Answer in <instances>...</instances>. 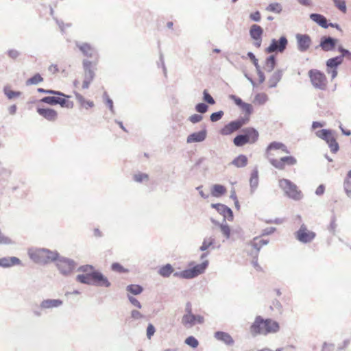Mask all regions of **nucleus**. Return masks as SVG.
I'll list each match as a JSON object with an SVG mask.
<instances>
[{
    "label": "nucleus",
    "instance_id": "nucleus-1",
    "mask_svg": "<svg viewBox=\"0 0 351 351\" xmlns=\"http://www.w3.org/2000/svg\"><path fill=\"white\" fill-rule=\"evenodd\" d=\"M77 271L84 273L76 276V280L82 284L106 288L111 286L108 278L91 265H82Z\"/></svg>",
    "mask_w": 351,
    "mask_h": 351
},
{
    "label": "nucleus",
    "instance_id": "nucleus-2",
    "mask_svg": "<svg viewBox=\"0 0 351 351\" xmlns=\"http://www.w3.org/2000/svg\"><path fill=\"white\" fill-rule=\"evenodd\" d=\"M280 330L278 322L270 318L264 319L261 315L255 317L250 326V332L253 337L258 335H267L276 333Z\"/></svg>",
    "mask_w": 351,
    "mask_h": 351
},
{
    "label": "nucleus",
    "instance_id": "nucleus-3",
    "mask_svg": "<svg viewBox=\"0 0 351 351\" xmlns=\"http://www.w3.org/2000/svg\"><path fill=\"white\" fill-rule=\"evenodd\" d=\"M28 255L31 260L35 263L40 265H47L50 262H55L58 257L57 251H51L47 248H38L36 250H29Z\"/></svg>",
    "mask_w": 351,
    "mask_h": 351
},
{
    "label": "nucleus",
    "instance_id": "nucleus-4",
    "mask_svg": "<svg viewBox=\"0 0 351 351\" xmlns=\"http://www.w3.org/2000/svg\"><path fill=\"white\" fill-rule=\"evenodd\" d=\"M209 262L208 260L204 261L199 264L194 265V262H191L189 266L191 267L181 271H176L173 273L174 277L183 279H192L205 272L208 267Z\"/></svg>",
    "mask_w": 351,
    "mask_h": 351
},
{
    "label": "nucleus",
    "instance_id": "nucleus-5",
    "mask_svg": "<svg viewBox=\"0 0 351 351\" xmlns=\"http://www.w3.org/2000/svg\"><path fill=\"white\" fill-rule=\"evenodd\" d=\"M279 186L284 191L286 196L295 201L300 200L303 197L302 191L298 190L297 185L290 180L286 178L280 179L279 180Z\"/></svg>",
    "mask_w": 351,
    "mask_h": 351
},
{
    "label": "nucleus",
    "instance_id": "nucleus-6",
    "mask_svg": "<svg viewBox=\"0 0 351 351\" xmlns=\"http://www.w3.org/2000/svg\"><path fill=\"white\" fill-rule=\"evenodd\" d=\"M66 97L53 95L50 96H45L40 99V102L47 104L50 106L60 105L62 108H73V102L68 99L71 96L69 95H66Z\"/></svg>",
    "mask_w": 351,
    "mask_h": 351
},
{
    "label": "nucleus",
    "instance_id": "nucleus-7",
    "mask_svg": "<svg viewBox=\"0 0 351 351\" xmlns=\"http://www.w3.org/2000/svg\"><path fill=\"white\" fill-rule=\"evenodd\" d=\"M308 77L313 87L324 90L326 88L327 79L325 74L318 69H311L308 72Z\"/></svg>",
    "mask_w": 351,
    "mask_h": 351
},
{
    "label": "nucleus",
    "instance_id": "nucleus-8",
    "mask_svg": "<svg viewBox=\"0 0 351 351\" xmlns=\"http://www.w3.org/2000/svg\"><path fill=\"white\" fill-rule=\"evenodd\" d=\"M55 262L58 270L64 276L69 275L76 267V263L73 260L61 256L59 253Z\"/></svg>",
    "mask_w": 351,
    "mask_h": 351
},
{
    "label": "nucleus",
    "instance_id": "nucleus-9",
    "mask_svg": "<svg viewBox=\"0 0 351 351\" xmlns=\"http://www.w3.org/2000/svg\"><path fill=\"white\" fill-rule=\"evenodd\" d=\"M288 45V40L285 36H282L278 40L272 38L269 45L265 49L267 53H283Z\"/></svg>",
    "mask_w": 351,
    "mask_h": 351
},
{
    "label": "nucleus",
    "instance_id": "nucleus-10",
    "mask_svg": "<svg viewBox=\"0 0 351 351\" xmlns=\"http://www.w3.org/2000/svg\"><path fill=\"white\" fill-rule=\"evenodd\" d=\"M295 239L302 243H309L314 240L316 233L309 230L305 224H302L300 228L294 233Z\"/></svg>",
    "mask_w": 351,
    "mask_h": 351
},
{
    "label": "nucleus",
    "instance_id": "nucleus-11",
    "mask_svg": "<svg viewBox=\"0 0 351 351\" xmlns=\"http://www.w3.org/2000/svg\"><path fill=\"white\" fill-rule=\"evenodd\" d=\"M295 39L297 42V48L300 52L306 51L312 43L311 36L306 34H297L295 35Z\"/></svg>",
    "mask_w": 351,
    "mask_h": 351
},
{
    "label": "nucleus",
    "instance_id": "nucleus-12",
    "mask_svg": "<svg viewBox=\"0 0 351 351\" xmlns=\"http://www.w3.org/2000/svg\"><path fill=\"white\" fill-rule=\"evenodd\" d=\"M343 62V60L340 59V57L335 56L329 58L326 62V72L328 74L331 75V78L333 80L337 75V68Z\"/></svg>",
    "mask_w": 351,
    "mask_h": 351
},
{
    "label": "nucleus",
    "instance_id": "nucleus-13",
    "mask_svg": "<svg viewBox=\"0 0 351 351\" xmlns=\"http://www.w3.org/2000/svg\"><path fill=\"white\" fill-rule=\"evenodd\" d=\"M211 207L215 208L223 217V222H226V219L232 221L234 219V215L232 209L225 204L216 203L212 204Z\"/></svg>",
    "mask_w": 351,
    "mask_h": 351
},
{
    "label": "nucleus",
    "instance_id": "nucleus-14",
    "mask_svg": "<svg viewBox=\"0 0 351 351\" xmlns=\"http://www.w3.org/2000/svg\"><path fill=\"white\" fill-rule=\"evenodd\" d=\"M75 45L82 52V53L87 58H92L93 57H97L99 56L96 49L88 43H81L79 41H75Z\"/></svg>",
    "mask_w": 351,
    "mask_h": 351
},
{
    "label": "nucleus",
    "instance_id": "nucleus-15",
    "mask_svg": "<svg viewBox=\"0 0 351 351\" xmlns=\"http://www.w3.org/2000/svg\"><path fill=\"white\" fill-rule=\"evenodd\" d=\"M204 322V318L200 315H184L182 318V324L186 327H192L196 324H202Z\"/></svg>",
    "mask_w": 351,
    "mask_h": 351
},
{
    "label": "nucleus",
    "instance_id": "nucleus-16",
    "mask_svg": "<svg viewBox=\"0 0 351 351\" xmlns=\"http://www.w3.org/2000/svg\"><path fill=\"white\" fill-rule=\"evenodd\" d=\"M338 43V39L331 37L324 36L321 37L319 47L324 51H331L335 50Z\"/></svg>",
    "mask_w": 351,
    "mask_h": 351
},
{
    "label": "nucleus",
    "instance_id": "nucleus-17",
    "mask_svg": "<svg viewBox=\"0 0 351 351\" xmlns=\"http://www.w3.org/2000/svg\"><path fill=\"white\" fill-rule=\"evenodd\" d=\"M207 136L206 125H203L201 130L190 134L186 138L187 143H202Z\"/></svg>",
    "mask_w": 351,
    "mask_h": 351
},
{
    "label": "nucleus",
    "instance_id": "nucleus-18",
    "mask_svg": "<svg viewBox=\"0 0 351 351\" xmlns=\"http://www.w3.org/2000/svg\"><path fill=\"white\" fill-rule=\"evenodd\" d=\"M269 239H261V237H255L252 240L250 241L247 243L248 245L251 246L253 250H251L248 254L249 255H258L259 252L263 245H266L269 243Z\"/></svg>",
    "mask_w": 351,
    "mask_h": 351
},
{
    "label": "nucleus",
    "instance_id": "nucleus-19",
    "mask_svg": "<svg viewBox=\"0 0 351 351\" xmlns=\"http://www.w3.org/2000/svg\"><path fill=\"white\" fill-rule=\"evenodd\" d=\"M229 98L245 112L243 117H247L250 118V116L253 112V107L251 104L244 102L240 97L235 95H230Z\"/></svg>",
    "mask_w": 351,
    "mask_h": 351
},
{
    "label": "nucleus",
    "instance_id": "nucleus-20",
    "mask_svg": "<svg viewBox=\"0 0 351 351\" xmlns=\"http://www.w3.org/2000/svg\"><path fill=\"white\" fill-rule=\"evenodd\" d=\"M36 112L49 121H55L58 118L57 111L50 108L38 107Z\"/></svg>",
    "mask_w": 351,
    "mask_h": 351
},
{
    "label": "nucleus",
    "instance_id": "nucleus-21",
    "mask_svg": "<svg viewBox=\"0 0 351 351\" xmlns=\"http://www.w3.org/2000/svg\"><path fill=\"white\" fill-rule=\"evenodd\" d=\"M93 62L87 59L82 61L83 69L84 71V79L93 81L95 76V73L92 69Z\"/></svg>",
    "mask_w": 351,
    "mask_h": 351
},
{
    "label": "nucleus",
    "instance_id": "nucleus-22",
    "mask_svg": "<svg viewBox=\"0 0 351 351\" xmlns=\"http://www.w3.org/2000/svg\"><path fill=\"white\" fill-rule=\"evenodd\" d=\"M243 135H245L247 140L249 141V143H255L258 138V132L254 128L249 127L243 128L241 131Z\"/></svg>",
    "mask_w": 351,
    "mask_h": 351
},
{
    "label": "nucleus",
    "instance_id": "nucleus-23",
    "mask_svg": "<svg viewBox=\"0 0 351 351\" xmlns=\"http://www.w3.org/2000/svg\"><path fill=\"white\" fill-rule=\"evenodd\" d=\"M214 337L218 341H222L227 346H232L234 343V341L231 335L229 333L223 331L215 332Z\"/></svg>",
    "mask_w": 351,
    "mask_h": 351
},
{
    "label": "nucleus",
    "instance_id": "nucleus-24",
    "mask_svg": "<svg viewBox=\"0 0 351 351\" xmlns=\"http://www.w3.org/2000/svg\"><path fill=\"white\" fill-rule=\"evenodd\" d=\"M63 301L60 299H46L41 302V308L47 310L58 308L62 306Z\"/></svg>",
    "mask_w": 351,
    "mask_h": 351
},
{
    "label": "nucleus",
    "instance_id": "nucleus-25",
    "mask_svg": "<svg viewBox=\"0 0 351 351\" xmlns=\"http://www.w3.org/2000/svg\"><path fill=\"white\" fill-rule=\"evenodd\" d=\"M21 260L15 256L3 257L0 258V267L8 268L14 265H19Z\"/></svg>",
    "mask_w": 351,
    "mask_h": 351
},
{
    "label": "nucleus",
    "instance_id": "nucleus-26",
    "mask_svg": "<svg viewBox=\"0 0 351 351\" xmlns=\"http://www.w3.org/2000/svg\"><path fill=\"white\" fill-rule=\"evenodd\" d=\"M263 27L256 24L252 25L249 30V34L252 40H258V38H263Z\"/></svg>",
    "mask_w": 351,
    "mask_h": 351
},
{
    "label": "nucleus",
    "instance_id": "nucleus-27",
    "mask_svg": "<svg viewBox=\"0 0 351 351\" xmlns=\"http://www.w3.org/2000/svg\"><path fill=\"white\" fill-rule=\"evenodd\" d=\"M309 17L322 28H328V21L324 15L318 13H312L310 14Z\"/></svg>",
    "mask_w": 351,
    "mask_h": 351
},
{
    "label": "nucleus",
    "instance_id": "nucleus-28",
    "mask_svg": "<svg viewBox=\"0 0 351 351\" xmlns=\"http://www.w3.org/2000/svg\"><path fill=\"white\" fill-rule=\"evenodd\" d=\"M250 185V193L253 194L258 186V171L257 168L254 169L251 172Z\"/></svg>",
    "mask_w": 351,
    "mask_h": 351
},
{
    "label": "nucleus",
    "instance_id": "nucleus-29",
    "mask_svg": "<svg viewBox=\"0 0 351 351\" xmlns=\"http://www.w3.org/2000/svg\"><path fill=\"white\" fill-rule=\"evenodd\" d=\"M283 75V71L281 69L276 71L270 77L268 80L269 87L275 88L277 86L278 83L281 80Z\"/></svg>",
    "mask_w": 351,
    "mask_h": 351
},
{
    "label": "nucleus",
    "instance_id": "nucleus-30",
    "mask_svg": "<svg viewBox=\"0 0 351 351\" xmlns=\"http://www.w3.org/2000/svg\"><path fill=\"white\" fill-rule=\"evenodd\" d=\"M226 191V186L219 184H215L211 188V195L215 197H221Z\"/></svg>",
    "mask_w": 351,
    "mask_h": 351
},
{
    "label": "nucleus",
    "instance_id": "nucleus-31",
    "mask_svg": "<svg viewBox=\"0 0 351 351\" xmlns=\"http://www.w3.org/2000/svg\"><path fill=\"white\" fill-rule=\"evenodd\" d=\"M173 271L174 269L173 266L169 263H167L166 265H164L160 267L158 273L163 278H169L171 274L173 273Z\"/></svg>",
    "mask_w": 351,
    "mask_h": 351
},
{
    "label": "nucleus",
    "instance_id": "nucleus-32",
    "mask_svg": "<svg viewBox=\"0 0 351 351\" xmlns=\"http://www.w3.org/2000/svg\"><path fill=\"white\" fill-rule=\"evenodd\" d=\"M332 132L333 131L330 129H322L320 130L315 132V135L326 141H328L330 139H331L332 136Z\"/></svg>",
    "mask_w": 351,
    "mask_h": 351
},
{
    "label": "nucleus",
    "instance_id": "nucleus-33",
    "mask_svg": "<svg viewBox=\"0 0 351 351\" xmlns=\"http://www.w3.org/2000/svg\"><path fill=\"white\" fill-rule=\"evenodd\" d=\"M277 60L275 55H270L265 60V69L267 72H271L276 66Z\"/></svg>",
    "mask_w": 351,
    "mask_h": 351
},
{
    "label": "nucleus",
    "instance_id": "nucleus-34",
    "mask_svg": "<svg viewBox=\"0 0 351 351\" xmlns=\"http://www.w3.org/2000/svg\"><path fill=\"white\" fill-rule=\"evenodd\" d=\"M249 122V117H239V119L229 122L231 127L237 131L239 130L243 125L247 124Z\"/></svg>",
    "mask_w": 351,
    "mask_h": 351
},
{
    "label": "nucleus",
    "instance_id": "nucleus-35",
    "mask_svg": "<svg viewBox=\"0 0 351 351\" xmlns=\"http://www.w3.org/2000/svg\"><path fill=\"white\" fill-rule=\"evenodd\" d=\"M231 164L238 168L244 167L247 165V158L245 155L240 154L231 162Z\"/></svg>",
    "mask_w": 351,
    "mask_h": 351
},
{
    "label": "nucleus",
    "instance_id": "nucleus-36",
    "mask_svg": "<svg viewBox=\"0 0 351 351\" xmlns=\"http://www.w3.org/2000/svg\"><path fill=\"white\" fill-rule=\"evenodd\" d=\"M74 94L76 99L81 106L86 108V109L94 106V103L92 101L86 100L85 98L79 93L74 91Z\"/></svg>",
    "mask_w": 351,
    "mask_h": 351
},
{
    "label": "nucleus",
    "instance_id": "nucleus-37",
    "mask_svg": "<svg viewBox=\"0 0 351 351\" xmlns=\"http://www.w3.org/2000/svg\"><path fill=\"white\" fill-rule=\"evenodd\" d=\"M215 242V239L213 237H206L204 239L202 245L199 247V250L205 252L210 247H212Z\"/></svg>",
    "mask_w": 351,
    "mask_h": 351
},
{
    "label": "nucleus",
    "instance_id": "nucleus-38",
    "mask_svg": "<svg viewBox=\"0 0 351 351\" xmlns=\"http://www.w3.org/2000/svg\"><path fill=\"white\" fill-rule=\"evenodd\" d=\"M126 291L132 295H136L143 291V287L139 285H129L126 287Z\"/></svg>",
    "mask_w": 351,
    "mask_h": 351
},
{
    "label": "nucleus",
    "instance_id": "nucleus-39",
    "mask_svg": "<svg viewBox=\"0 0 351 351\" xmlns=\"http://www.w3.org/2000/svg\"><path fill=\"white\" fill-rule=\"evenodd\" d=\"M233 143L237 147H242L249 143V141L246 139L245 135L241 133L234 138Z\"/></svg>",
    "mask_w": 351,
    "mask_h": 351
},
{
    "label": "nucleus",
    "instance_id": "nucleus-40",
    "mask_svg": "<svg viewBox=\"0 0 351 351\" xmlns=\"http://www.w3.org/2000/svg\"><path fill=\"white\" fill-rule=\"evenodd\" d=\"M3 93L6 95L8 99H13L15 97H20L22 94L21 91L12 90L9 86L3 88Z\"/></svg>",
    "mask_w": 351,
    "mask_h": 351
},
{
    "label": "nucleus",
    "instance_id": "nucleus-41",
    "mask_svg": "<svg viewBox=\"0 0 351 351\" xmlns=\"http://www.w3.org/2000/svg\"><path fill=\"white\" fill-rule=\"evenodd\" d=\"M43 81V77L41 76V75L40 73H36L32 77L27 80V81L25 82V84L27 86L36 85L40 82H42Z\"/></svg>",
    "mask_w": 351,
    "mask_h": 351
},
{
    "label": "nucleus",
    "instance_id": "nucleus-42",
    "mask_svg": "<svg viewBox=\"0 0 351 351\" xmlns=\"http://www.w3.org/2000/svg\"><path fill=\"white\" fill-rule=\"evenodd\" d=\"M281 147H283L282 143L276 142V141H273V142L270 143L266 149V153H265L266 157L269 158L271 150L280 149Z\"/></svg>",
    "mask_w": 351,
    "mask_h": 351
},
{
    "label": "nucleus",
    "instance_id": "nucleus-43",
    "mask_svg": "<svg viewBox=\"0 0 351 351\" xmlns=\"http://www.w3.org/2000/svg\"><path fill=\"white\" fill-rule=\"evenodd\" d=\"M37 91L38 93H44V94H49V95H60V96L66 97V94H64V93H62L61 91H59V90H52V89H45L43 88H38L37 89Z\"/></svg>",
    "mask_w": 351,
    "mask_h": 351
},
{
    "label": "nucleus",
    "instance_id": "nucleus-44",
    "mask_svg": "<svg viewBox=\"0 0 351 351\" xmlns=\"http://www.w3.org/2000/svg\"><path fill=\"white\" fill-rule=\"evenodd\" d=\"M326 143L328 144L330 149V152H332L333 154H335L339 151V145L334 136L328 141H327Z\"/></svg>",
    "mask_w": 351,
    "mask_h": 351
},
{
    "label": "nucleus",
    "instance_id": "nucleus-45",
    "mask_svg": "<svg viewBox=\"0 0 351 351\" xmlns=\"http://www.w3.org/2000/svg\"><path fill=\"white\" fill-rule=\"evenodd\" d=\"M266 10L269 12L280 14L282 10V8L279 3H271L269 4Z\"/></svg>",
    "mask_w": 351,
    "mask_h": 351
},
{
    "label": "nucleus",
    "instance_id": "nucleus-46",
    "mask_svg": "<svg viewBox=\"0 0 351 351\" xmlns=\"http://www.w3.org/2000/svg\"><path fill=\"white\" fill-rule=\"evenodd\" d=\"M133 180L136 182L138 183H142L144 181H148L149 180V175L145 173H141L139 172L138 173H136L133 176Z\"/></svg>",
    "mask_w": 351,
    "mask_h": 351
},
{
    "label": "nucleus",
    "instance_id": "nucleus-47",
    "mask_svg": "<svg viewBox=\"0 0 351 351\" xmlns=\"http://www.w3.org/2000/svg\"><path fill=\"white\" fill-rule=\"evenodd\" d=\"M337 51L341 53L339 56H337L338 57H340V59H341L343 61V58L348 57V58L351 59V52L348 50L345 49L342 45H339L337 47Z\"/></svg>",
    "mask_w": 351,
    "mask_h": 351
},
{
    "label": "nucleus",
    "instance_id": "nucleus-48",
    "mask_svg": "<svg viewBox=\"0 0 351 351\" xmlns=\"http://www.w3.org/2000/svg\"><path fill=\"white\" fill-rule=\"evenodd\" d=\"M111 269L119 274H123L128 272V269L123 267L119 263H113L111 265Z\"/></svg>",
    "mask_w": 351,
    "mask_h": 351
},
{
    "label": "nucleus",
    "instance_id": "nucleus-49",
    "mask_svg": "<svg viewBox=\"0 0 351 351\" xmlns=\"http://www.w3.org/2000/svg\"><path fill=\"white\" fill-rule=\"evenodd\" d=\"M270 164L274 166L275 168L282 170L285 169V163L282 161V158L280 160L274 159V158H269Z\"/></svg>",
    "mask_w": 351,
    "mask_h": 351
},
{
    "label": "nucleus",
    "instance_id": "nucleus-50",
    "mask_svg": "<svg viewBox=\"0 0 351 351\" xmlns=\"http://www.w3.org/2000/svg\"><path fill=\"white\" fill-rule=\"evenodd\" d=\"M184 343L192 348H196L199 346L198 340L193 336L186 338Z\"/></svg>",
    "mask_w": 351,
    "mask_h": 351
},
{
    "label": "nucleus",
    "instance_id": "nucleus-51",
    "mask_svg": "<svg viewBox=\"0 0 351 351\" xmlns=\"http://www.w3.org/2000/svg\"><path fill=\"white\" fill-rule=\"evenodd\" d=\"M220 229H221V231L222 232V234L224 235V237L226 238V239H229L230 237V226L226 223V222H223L221 225H220Z\"/></svg>",
    "mask_w": 351,
    "mask_h": 351
},
{
    "label": "nucleus",
    "instance_id": "nucleus-52",
    "mask_svg": "<svg viewBox=\"0 0 351 351\" xmlns=\"http://www.w3.org/2000/svg\"><path fill=\"white\" fill-rule=\"evenodd\" d=\"M195 110L200 114L206 113L208 110V106L203 102L198 103L195 106Z\"/></svg>",
    "mask_w": 351,
    "mask_h": 351
},
{
    "label": "nucleus",
    "instance_id": "nucleus-53",
    "mask_svg": "<svg viewBox=\"0 0 351 351\" xmlns=\"http://www.w3.org/2000/svg\"><path fill=\"white\" fill-rule=\"evenodd\" d=\"M281 158L282 161L285 163V165H287L289 166H293L296 165L297 163L296 158L292 156H284L282 157Z\"/></svg>",
    "mask_w": 351,
    "mask_h": 351
},
{
    "label": "nucleus",
    "instance_id": "nucleus-54",
    "mask_svg": "<svg viewBox=\"0 0 351 351\" xmlns=\"http://www.w3.org/2000/svg\"><path fill=\"white\" fill-rule=\"evenodd\" d=\"M223 114L224 112L222 110L213 112L210 116V119L212 122H217L223 117Z\"/></svg>",
    "mask_w": 351,
    "mask_h": 351
},
{
    "label": "nucleus",
    "instance_id": "nucleus-55",
    "mask_svg": "<svg viewBox=\"0 0 351 351\" xmlns=\"http://www.w3.org/2000/svg\"><path fill=\"white\" fill-rule=\"evenodd\" d=\"M203 99L205 102L208 104L214 105L215 104V101L213 97L208 93L207 90H204L203 91Z\"/></svg>",
    "mask_w": 351,
    "mask_h": 351
},
{
    "label": "nucleus",
    "instance_id": "nucleus-56",
    "mask_svg": "<svg viewBox=\"0 0 351 351\" xmlns=\"http://www.w3.org/2000/svg\"><path fill=\"white\" fill-rule=\"evenodd\" d=\"M335 5L341 12H346L347 10L345 0H333Z\"/></svg>",
    "mask_w": 351,
    "mask_h": 351
},
{
    "label": "nucleus",
    "instance_id": "nucleus-57",
    "mask_svg": "<svg viewBox=\"0 0 351 351\" xmlns=\"http://www.w3.org/2000/svg\"><path fill=\"white\" fill-rule=\"evenodd\" d=\"M235 132L232 127H231L230 124L228 123L221 130L220 133L222 135L228 136L231 134Z\"/></svg>",
    "mask_w": 351,
    "mask_h": 351
},
{
    "label": "nucleus",
    "instance_id": "nucleus-58",
    "mask_svg": "<svg viewBox=\"0 0 351 351\" xmlns=\"http://www.w3.org/2000/svg\"><path fill=\"white\" fill-rule=\"evenodd\" d=\"M235 132L232 127H231L230 124L228 123L221 130L220 133L222 135L228 136L231 134Z\"/></svg>",
    "mask_w": 351,
    "mask_h": 351
},
{
    "label": "nucleus",
    "instance_id": "nucleus-59",
    "mask_svg": "<svg viewBox=\"0 0 351 351\" xmlns=\"http://www.w3.org/2000/svg\"><path fill=\"white\" fill-rule=\"evenodd\" d=\"M11 174L12 171L10 169L3 166L1 162H0V176L3 178H8L11 176Z\"/></svg>",
    "mask_w": 351,
    "mask_h": 351
},
{
    "label": "nucleus",
    "instance_id": "nucleus-60",
    "mask_svg": "<svg viewBox=\"0 0 351 351\" xmlns=\"http://www.w3.org/2000/svg\"><path fill=\"white\" fill-rule=\"evenodd\" d=\"M267 95L265 93H258L255 96V101L259 104H264L267 101Z\"/></svg>",
    "mask_w": 351,
    "mask_h": 351
},
{
    "label": "nucleus",
    "instance_id": "nucleus-61",
    "mask_svg": "<svg viewBox=\"0 0 351 351\" xmlns=\"http://www.w3.org/2000/svg\"><path fill=\"white\" fill-rule=\"evenodd\" d=\"M351 189V170L348 171L343 180V189Z\"/></svg>",
    "mask_w": 351,
    "mask_h": 351
},
{
    "label": "nucleus",
    "instance_id": "nucleus-62",
    "mask_svg": "<svg viewBox=\"0 0 351 351\" xmlns=\"http://www.w3.org/2000/svg\"><path fill=\"white\" fill-rule=\"evenodd\" d=\"M44 309L41 308V303L39 306L36 305L34 307L32 308V312L34 315V316L36 317H40L43 315V311Z\"/></svg>",
    "mask_w": 351,
    "mask_h": 351
},
{
    "label": "nucleus",
    "instance_id": "nucleus-63",
    "mask_svg": "<svg viewBox=\"0 0 351 351\" xmlns=\"http://www.w3.org/2000/svg\"><path fill=\"white\" fill-rule=\"evenodd\" d=\"M156 332V328L152 324H149L147 330H146V335L147 337L150 339L154 335Z\"/></svg>",
    "mask_w": 351,
    "mask_h": 351
},
{
    "label": "nucleus",
    "instance_id": "nucleus-64",
    "mask_svg": "<svg viewBox=\"0 0 351 351\" xmlns=\"http://www.w3.org/2000/svg\"><path fill=\"white\" fill-rule=\"evenodd\" d=\"M7 54L10 58L16 60L21 55V53L16 49H12L7 51Z\"/></svg>",
    "mask_w": 351,
    "mask_h": 351
}]
</instances>
